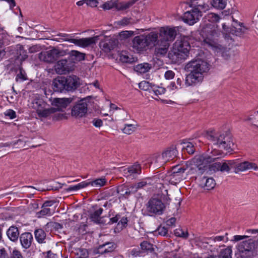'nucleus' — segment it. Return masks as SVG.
Listing matches in <instances>:
<instances>
[{
  "mask_svg": "<svg viewBox=\"0 0 258 258\" xmlns=\"http://www.w3.org/2000/svg\"><path fill=\"white\" fill-rule=\"evenodd\" d=\"M136 129V127L135 125L132 124H127L125 125L122 131L124 134L131 135L135 131Z\"/></svg>",
  "mask_w": 258,
  "mask_h": 258,
  "instance_id": "50",
  "label": "nucleus"
},
{
  "mask_svg": "<svg viewBox=\"0 0 258 258\" xmlns=\"http://www.w3.org/2000/svg\"><path fill=\"white\" fill-rule=\"evenodd\" d=\"M175 73L172 71H167L164 74V77L166 79H172L174 77Z\"/></svg>",
  "mask_w": 258,
  "mask_h": 258,
  "instance_id": "63",
  "label": "nucleus"
},
{
  "mask_svg": "<svg viewBox=\"0 0 258 258\" xmlns=\"http://www.w3.org/2000/svg\"><path fill=\"white\" fill-rule=\"evenodd\" d=\"M132 185L121 184L117 187V192L125 199L127 198L132 194L135 193Z\"/></svg>",
  "mask_w": 258,
  "mask_h": 258,
  "instance_id": "24",
  "label": "nucleus"
},
{
  "mask_svg": "<svg viewBox=\"0 0 258 258\" xmlns=\"http://www.w3.org/2000/svg\"><path fill=\"white\" fill-rule=\"evenodd\" d=\"M217 34L215 26L213 24H206L202 28L201 35L204 39V42L211 48L216 47L221 48L214 39V36Z\"/></svg>",
  "mask_w": 258,
  "mask_h": 258,
  "instance_id": "7",
  "label": "nucleus"
},
{
  "mask_svg": "<svg viewBox=\"0 0 258 258\" xmlns=\"http://www.w3.org/2000/svg\"><path fill=\"white\" fill-rule=\"evenodd\" d=\"M219 45L221 46L222 48H217L216 47H213L211 48L215 51L217 53H220L221 54L222 56L224 59H228V58L230 56L229 50L225 47L223 46L222 45L219 44Z\"/></svg>",
  "mask_w": 258,
  "mask_h": 258,
  "instance_id": "39",
  "label": "nucleus"
},
{
  "mask_svg": "<svg viewBox=\"0 0 258 258\" xmlns=\"http://www.w3.org/2000/svg\"><path fill=\"white\" fill-rule=\"evenodd\" d=\"M174 234L176 236L186 239L188 237V233L187 231H184L181 229H176L174 230Z\"/></svg>",
  "mask_w": 258,
  "mask_h": 258,
  "instance_id": "53",
  "label": "nucleus"
},
{
  "mask_svg": "<svg viewBox=\"0 0 258 258\" xmlns=\"http://www.w3.org/2000/svg\"><path fill=\"white\" fill-rule=\"evenodd\" d=\"M223 152L219 150H217L216 149L213 150L210 152V154H206V155H208V156L213 157L214 158L213 162H214L217 159L219 158V157L222 156Z\"/></svg>",
  "mask_w": 258,
  "mask_h": 258,
  "instance_id": "54",
  "label": "nucleus"
},
{
  "mask_svg": "<svg viewBox=\"0 0 258 258\" xmlns=\"http://www.w3.org/2000/svg\"><path fill=\"white\" fill-rule=\"evenodd\" d=\"M60 55V51L55 48L51 50L42 51L39 54V58L40 60L48 63H52L55 61Z\"/></svg>",
  "mask_w": 258,
  "mask_h": 258,
  "instance_id": "14",
  "label": "nucleus"
},
{
  "mask_svg": "<svg viewBox=\"0 0 258 258\" xmlns=\"http://www.w3.org/2000/svg\"><path fill=\"white\" fill-rule=\"evenodd\" d=\"M168 57L172 63H180L187 58L184 52L178 51L173 47L169 51Z\"/></svg>",
  "mask_w": 258,
  "mask_h": 258,
  "instance_id": "17",
  "label": "nucleus"
},
{
  "mask_svg": "<svg viewBox=\"0 0 258 258\" xmlns=\"http://www.w3.org/2000/svg\"><path fill=\"white\" fill-rule=\"evenodd\" d=\"M87 186V181H82L77 185L70 186L67 190L68 191L78 190Z\"/></svg>",
  "mask_w": 258,
  "mask_h": 258,
  "instance_id": "46",
  "label": "nucleus"
},
{
  "mask_svg": "<svg viewBox=\"0 0 258 258\" xmlns=\"http://www.w3.org/2000/svg\"><path fill=\"white\" fill-rule=\"evenodd\" d=\"M209 69L208 63L201 58H194L189 61L184 67V70L189 72L185 78V85L195 86L202 82L204 78V73H206Z\"/></svg>",
  "mask_w": 258,
  "mask_h": 258,
  "instance_id": "1",
  "label": "nucleus"
},
{
  "mask_svg": "<svg viewBox=\"0 0 258 258\" xmlns=\"http://www.w3.org/2000/svg\"><path fill=\"white\" fill-rule=\"evenodd\" d=\"M8 238L13 242L18 241L20 236L18 228L15 225L11 226L6 232Z\"/></svg>",
  "mask_w": 258,
  "mask_h": 258,
  "instance_id": "25",
  "label": "nucleus"
},
{
  "mask_svg": "<svg viewBox=\"0 0 258 258\" xmlns=\"http://www.w3.org/2000/svg\"><path fill=\"white\" fill-rule=\"evenodd\" d=\"M173 47L178 51H180L181 53L184 52L186 56H188L190 45L187 37H183L180 39L177 40Z\"/></svg>",
  "mask_w": 258,
  "mask_h": 258,
  "instance_id": "15",
  "label": "nucleus"
},
{
  "mask_svg": "<svg viewBox=\"0 0 258 258\" xmlns=\"http://www.w3.org/2000/svg\"><path fill=\"white\" fill-rule=\"evenodd\" d=\"M42 210L37 213V216L38 218H40L42 216L51 215V212L50 208L47 207H44L42 205L41 207Z\"/></svg>",
  "mask_w": 258,
  "mask_h": 258,
  "instance_id": "48",
  "label": "nucleus"
},
{
  "mask_svg": "<svg viewBox=\"0 0 258 258\" xmlns=\"http://www.w3.org/2000/svg\"><path fill=\"white\" fill-rule=\"evenodd\" d=\"M226 4V0H212L211 4L212 7L218 9H223L225 8Z\"/></svg>",
  "mask_w": 258,
  "mask_h": 258,
  "instance_id": "41",
  "label": "nucleus"
},
{
  "mask_svg": "<svg viewBox=\"0 0 258 258\" xmlns=\"http://www.w3.org/2000/svg\"><path fill=\"white\" fill-rule=\"evenodd\" d=\"M213 157L208 156L206 155H200L196 156L192 159V162L196 166L205 167L207 169V164L213 162Z\"/></svg>",
  "mask_w": 258,
  "mask_h": 258,
  "instance_id": "16",
  "label": "nucleus"
},
{
  "mask_svg": "<svg viewBox=\"0 0 258 258\" xmlns=\"http://www.w3.org/2000/svg\"><path fill=\"white\" fill-rule=\"evenodd\" d=\"M240 28H237L236 26L233 25L231 28L228 27L225 24H222V28L226 33H231L233 35L236 36L239 35L242 32V29L241 28V25L242 24L239 23Z\"/></svg>",
  "mask_w": 258,
  "mask_h": 258,
  "instance_id": "32",
  "label": "nucleus"
},
{
  "mask_svg": "<svg viewBox=\"0 0 258 258\" xmlns=\"http://www.w3.org/2000/svg\"><path fill=\"white\" fill-rule=\"evenodd\" d=\"M195 9H197L199 11H203L206 12L209 9V6L207 4H198L195 7Z\"/></svg>",
  "mask_w": 258,
  "mask_h": 258,
  "instance_id": "59",
  "label": "nucleus"
},
{
  "mask_svg": "<svg viewBox=\"0 0 258 258\" xmlns=\"http://www.w3.org/2000/svg\"><path fill=\"white\" fill-rule=\"evenodd\" d=\"M152 91L154 92L155 95L158 96L159 95H162L165 92V89L164 88L156 86L155 85H153L151 86Z\"/></svg>",
  "mask_w": 258,
  "mask_h": 258,
  "instance_id": "52",
  "label": "nucleus"
},
{
  "mask_svg": "<svg viewBox=\"0 0 258 258\" xmlns=\"http://www.w3.org/2000/svg\"><path fill=\"white\" fill-rule=\"evenodd\" d=\"M177 154L178 151L176 146L172 145L167 148L161 155L156 157V162L159 163V165H162L166 162L174 159L177 157Z\"/></svg>",
  "mask_w": 258,
  "mask_h": 258,
  "instance_id": "11",
  "label": "nucleus"
},
{
  "mask_svg": "<svg viewBox=\"0 0 258 258\" xmlns=\"http://www.w3.org/2000/svg\"><path fill=\"white\" fill-rule=\"evenodd\" d=\"M98 0H86V4L91 7H96L98 4Z\"/></svg>",
  "mask_w": 258,
  "mask_h": 258,
  "instance_id": "64",
  "label": "nucleus"
},
{
  "mask_svg": "<svg viewBox=\"0 0 258 258\" xmlns=\"http://www.w3.org/2000/svg\"><path fill=\"white\" fill-rule=\"evenodd\" d=\"M141 248L143 252H152L154 251L153 245L147 241H144L140 244Z\"/></svg>",
  "mask_w": 258,
  "mask_h": 258,
  "instance_id": "40",
  "label": "nucleus"
},
{
  "mask_svg": "<svg viewBox=\"0 0 258 258\" xmlns=\"http://www.w3.org/2000/svg\"><path fill=\"white\" fill-rule=\"evenodd\" d=\"M115 248V244L114 242H107L98 246L97 252L103 254L112 252Z\"/></svg>",
  "mask_w": 258,
  "mask_h": 258,
  "instance_id": "26",
  "label": "nucleus"
},
{
  "mask_svg": "<svg viewBox=\"0 0 258 258\" xmlns=\"http://www.w3.org/2000/svg\"><path fill=\"white\" fill-rule=\"evenodd\" d=\"M199 185L204 189L209 190L215 187L216 183L213 178L204 176L199 180Z\"/></svg>",
  "mask_w": 258,
  "mask_h": 258,
  "instance_id": "27",
  "label": "nucleus"
},
{
  "mask_svg": "<svg viewBox=\"0 0 258 258\" xmlns=\"http://www.w3.org/2000/svg\"><path fill=\"white\" fill-rule=\"evenodd\" d=\"M201 16L202 11L193 7L191 10L187 11L183 14L182 20L185 23L192 25L199 20V18Z\"/></svg>",
  "mask_w": 258,
  "mask_h": 258,
  "instance_id": "13",
  "label": "nucleus"
},
{
  "mask_svg": "<svg viewBox=\"0 0 258 258\" xmlns=\"http://www.w3.org/2000/svg\"><path fill=\"white\" fill-rule=\"evenodd\" d=\"M88 99L86 98L74 102L72 107L71 115L77 118L85 116L88 111Z\"/></svg>",
  "mask_w": 258,
  "mask_h": 258,
  "instance_id": "10",
  "label": "nucleus"
},
{
  "mask_svg": "<svg viewBox=\"0 0 258 258\" xmlns=\"http://www.w3.org/2000/svg\"><path fill=\"white\" fill-rule=\"evenodd\" d=\"M241 258H254L258 256V246L255 247V242L252 239L243 241L237 246Z\"/></svg>",
  "mask_w": 258,
  "mask_h": 258,
  "instance_id": "6",
  "label": "nucleus"
},
{
  "mask_svg": "<svg viewBox=\"0 0 258 258\" xmlns=\"http://www.w3.org/2000/svg\"><path fill=\"white\" fill-rule=\"evenodd\" d=\"M56 112V109L55 107H50L49 108H42L41 110H39V112L37 113L38 116L40 117H47L50 114Z\"/></svg>",
  "mask_w": 258,
  "mask_h": 258,
  "instance_id": "38",
  "label": "nucleus"
},
{
  "mask_svg": "<svg viewBox=\"0 0 258 258\" xmlns=\"http://www.w3.org/2000/svg\"><path fill=\"white\" fill-rule=\"evenodd\" d=\"M177 34L175 28L162 27L160 29L159 35L156 42L155 52L157 55H163L167 53L170 42L173 41Z\"/></svg>",
  "mask_w": 258,
  "mask_h": 258,
  "instance_id": "2",
  "label": "nucleus"
},
{
  "mask_svg": "<svg viewBox=\"0 0 258 258\" xmlns=\"http://www.w3.org/2000/svg\"><path fill=\"white\" fill-rule=\"evenodd\" d=\"M151 85H150V83L147 81H142L139 84V87L140 89L143 90H148L150 89V88H151Z\"/></svg>",
  "mask_w": 258,
  "mask_h": 258,
  "instance_id": "58",
  "label": "nucleus"
},
{
  "mask_svg": "<svg viewBox=\"0 0 258 258\" xmlns=\"http://www.w3.org/2000/svg\"><path fill=\"white\" fill-rule=\"evenodd\" d=\"M118 41L115 39H109L101 41L99 43L100 47L105 52H109L117 46Z\"/></svg>",
  "mask_w": 258,
  "mask_h": 258,
  "instance_id": "21",
  "label": "nucleus"
},
{
  "mask_svg": "<svg viewBox=\"0 0 258 258\" xmlns=\"http://www.w3.org/2000/svg\"><path fill=\"white\" fill-rule=\"evenodd\" d=\"M152 65L149 63H143L136 66L134 70L140 73L144 74L149 71L151 69Z\"/></svg>",
  "mask_w": 258,
  "mask_h": 258,
  "instance_id": "35",
  "label": "nucleus"
},
{
  "mask_svg": "<svg viewBox=\"0 0 258 258\" xmlns=\"http://www.w3.org/2000/svg\"><path fill=\"white\" fill-rule=\"evenodd\" d=\"M158 40V34L151 32L148 35H141L135 37L132 41L133 48L137 52L147 50L149 46L156 47V42Z\"/></svg>",
  "mask_w": 258,
  "mask_h": 258,
  "instance_id": "5",
  "label": "nucleus"
},
{
  "mask_svg": "<svg viewBox=\"0 0 258 258\" xmlns=\"http://www.w3.org/2000/svg\"><path fill=\"white\" fill-rule=\"evenodd\" d=\"M5 116H9L10 119H14L16 117V113L13 110L9 109L4 113Z\"/></svg>",
  "mask_w": 258,
  "mask_h": 258,
  "instance_id": "61",
  "label": "nucleus"
},
{
  "mask_svg": "<svg viewBox=\"0 0 258 258\" xmlns=\"http://www.w3.org/2000/svg\"><path fill=\"white\" fill-rule=\"evenodd\" d=\"M11 258H25L22 254L20 251L18 249H15L13 250Z\"/></svg>",
  "mask_w": 258,
  "mask_h": 258,
  "instance_id": "60",
  "label": "nucleus"
},
{
  "mask_svg": "<svg viewBox=\"0 0 258 258\" xmlns=\"http://www.w3.org/2000/svg\"><path fill=\"white\" fill-rule=\"evenodd\" d=\"M19 240L22 247L24 249H28L32 245L33 237L30 232H25L20 234Z\"/></svg>",
  "mask_w": 258,
  "mask_h": 258,
  "instance_id": "19",
  "label": "nucleus"
},
{
  "mask_svg": "<svg viewBox=\"0 0 258 258\" xmlns=\"http://www.w3.org/2000/svg\"><path fill=\"white\" fill-rule=\"evenodd\" d=\"M115 0L107 1L102 5V8L104 10H110L115 8Z\"/></svg>",
  "mask_w": 258,
  "mask_h": 258,
  "instance_id": "56",
  "label": "nucleus"
},
{
  "mask_svg": "<svg viewBox=\"0 0 258 258\" xmlns=\"http://www.w3.org/2000/svg\"><path fill=\"white\" fill-rule=\"evenodd\" d=\"M103 211V209L101 208H99L94 212H90L89 214L90 219L95 224H104L105 222L103 220L104 217L101 216Z\"/></svg>",
  "mask_w": 258,
  "mask_h": 258,
  "instance_id": "22",
  "label": "nucleus"
},
{
  "mask_svg": "<svg viewBox=\"0 0 258 258\" xmlns=\"http://www.w3.org/2000/svg\"><path fill=\"white\" fill-rule=\"evenodd\" d=\"M137 2V0H130L127 2H119L118 1L115 0V8L117 11H124L131 7Z\"/></svg>",
  "mask_w": 258,
  "mask_h": 258,
  "instance_id": "31",
  "label": "nucleus"
},
{
  "mask_svg": "<svg viewBox=\"0 0 258 258\" xmlns=\"http://www.w3.org/2000/svg\"><path fill=\"white\" fill-rule=\"evenodd\" d=\"M16 59L19 60L21 63L28 58L27 51L21 44H18L16 46Z\"/></svg>",
  "mask_w": 258,
  "mask_h": 258,
  "instance_id": "28",
  "label": "nucleus"
},
{
  "mask_svg": "<svg viewBox=\"0 0 258 258\" xmlns=\"http://www.w3.org/2000/svg\"><path fill=\"white\" fill-rule=\"evenodd\" d=\"M19 73L17 74L16 77V81H18L20 80L22 81H26L28 79L25 70L21 66L19 67Z\"/></svg>",
  "mask_w": 258,
  "mask_h": 258,
  "instance_id": "45",
  "label": "nucleus"
},
{
  "mask_svg": "<svg viewBox=\"0 0 258 258\" xmlns=\"http://www.w3.org/2000/svg\"><path fill=\"white\" fill-rule=\"evenodd\" d=\"M206 137L214 145L217 146L219 148L225 150L228 153L233 151L234 144L231 135L229 133L225 132L219 134L215 131H207Z\"/></svg>",
  "mask_w": 258,
  "mask_h": 258,
  "instance_id": "3",
  "label": "nucleus"
},
{
  "mask_svg": "<svg viewBox=\"0 0 258 258\" xmlns=\"http://www.w3.org/2000/svg\"><path fill=\"white\" fill-rule=\"evenodd\" d=\"M73 101V98H55L52 105L56 107V111H63Z\"/></svg>",
  "mask_w": 258,
  "mask_h": 258,
  "instance_id": "18",
  "label": "nucleus"
},
{
  "mask_svg": "<svg viewBox=\"0 0 258 258\" xmlns=\"http://www.w3.org/2000/svg\"><path fill=\"white\" fill-rule=\"evenodd\" d=\"M258 169L257 165L253 162L248 161H244L240 163L237 164L235 167V173H238L240 171H244L247 170L253 169L256 170Z\"/></svg>",
  "mask_w": 258,
  "mask_h": 258,
  "instance_id": "23",
  "label": "nucleus"
},
{
  "mask_svg": "<svg viewBox=\"0 0 258 258\" xmlns=\"http://www.w3.org/2000/svg\"><path fill=\"white\" fill-rule=\"evenodd\" d=\"M205 19L212 23H216L220 20L218 15L214 13H210L207 15Z\"/></svg>",
  "mask_w": 258,
  "mask_h": 258,
  "instance_id": "51",
  "label": "nucleus"
},
{
  "mask_svg": "<svg viewBox=\"0 0 258 258\" xmlns=\"http://www.w3.org/2000/svg\"><path fill=\"white\" fill-rule=\"evenodd\" d=\"M80 85V79L75 75L61 77L53 81L52 88L55 92L74 91Z\"/></svg>",
  "mask_w": 258,
  "mask_h": 258,
  "instance_id": "4",
  "label": "nucleus"
},
{
  "mask_svg": "<svg viewBox=\"0 0 258 258\" xmlns=\"http://www.w3.org/2000/svg\"><path fill=\"white\" fill-rule=\"evenodd\" d=\"M182 144L184 145L183 150H186L189 154H193L195 153V148L192 143L183 142Z\"/></svg>",
  "mask_w": 258,
  "mask_h": 258,
  "instance_id": "44",
  "label": "nucleus"
},
{
  "mask_svg": "<svg viewBox=\"0 0 258 258\" xmlns=\"http://www.w3.org/2000/svg\"><path fill=\"white\" fill-rule=\"evenodd\" d=\"M124 176L136 178L137 175L141 173V166L140 164H135L123 170Z\"/></svg>",
  "mask_w": 258,
  "mask_h": 258,
  "instance_id": "20",
  "label": "nucleus"
},
{
  "mask_svg": "<svg viewBox=\"0 0 258 258\" xmlns=\"http://www.w3.org/2000/svg\"><path fill=\"white\" fill-rule=\"evenodd\" d=\"M74 67V63L69 58L62 59L56 62L54 66V69L57 74L62 75L73 71Z\"/></svg>",
  "mask_w": 258,
  "mask_h": 258,
  "instance_id": "12",
  "label": "nucleus"
},
{
  "mask_svg": "<svg viewBox=\"0 0 258 258\" xmlns=\"http://www.w3.org/2000/svg\"><path fill=\"white\" fill-rule=\"evenodd\" d=\"M107 180L104 177L98 178L94 180L87 181V186L91 185L95 187H101L106 184Z\"/></svg>",
  "mask_w": 258,
  "mask_h": 258,
  "instance_id": "34",
  "label": "nucleus"
},
{
  "mask_svg": "<svg viewBox=\"0 0 258 258\" xmlns=\"http://www.w3.org/2000/svg\"><path fill=\"white\" fill-rule=\"evenodd\" d=\"M35 237L37 241L39 243H45V239L46 237L45 231L42 229H37L34 231Z\"/></svg>",
  "mask_w": 258,
  "mask_h": 258,
  "instance_id": "36",
  "label": "nucleus"
},
{
  "mask_svg": "<svg viewBox=\"0 0 258 258\" xmlns=\"http://www.w3.org/2000/svg\"><path fill=\"white\" fill-rule=\"evenodd\" d=\"M168 230L164 226H160L155 231V234L156 235H161L163 236H168Z\"/></svg>",
  "mask_w": 258,
  "mask_h": 258,
  "instance_id": "47",
  "label": "nucleus"
},
{
  "mask_svg": "<svg viewBox=\"0 0 258 258\" xmlns=\"http://www.w3.org/2000/svg\"><path fill=\"white\" fill-rule=\"evenodd\" d=\"M86 54L77 50H72L69 52V59L73 63L84 60L85 59Z\"/></svg>",
  "mask_w": 258,
  "mask_h": 258,
  "instance_id": "30",
  "label": "nucleus"
},
{
  "mask_svg": "<svg viewBox=\"0 0 258 258\" xmlns=\"http://www.w3.org/2000/svg\"><path fill=\"white\" fill-rule=\"evenodd\" d=\"M166 206L161 199L158 198L150 199L146 204V212L150 216L162 215Z\"/></svg>",
  "mask_w": 258,
  "mask_h": 258,
  "instance_id": "9",
  "label": "nucleus"
},
{
  "mask_svg": "<svg viewBox=\"0 0 258 258\" xmlns=\"http://www.w3.org/2000/svg\"><path fill=\"white\" fill-rule=\"evenodd\" d=\"M47 225L56 230L61 229L63 228L62 224L55 222H50L47 224Z\"/></svg>",
  "mask_w": 258,
  "mask_h": 258,
  "instance_id": "57",
  "label": "nucleus"
},
{
  "mask_svg": "<svg viewBox=\"0 0 258 258\" xmlns=\"http://www.w3.org/2000/svg\"><path fill=\"white\" fill-rule=\"evenodd\" d=\"M33 107L34 109L36 110V112L37 113L39 112V110H41L42 108H44L46 106V103L42 99L35 100L33 102Z\"/></svg>",
  "mask_w": 258,
  "mask_h": 258,
  "instance_id": "43",
  "label": "nucleus"
},
{
  "mask_svg": "<svg viewBox=\"0 0 258 258\" xmlns=\"http://www.w3.org/2000/svg\"><path fill=\"white\" fill-rule=\"evenodd\" d=\"M117 192V188H105L104 191L102 192L103 197L105 199H108L111 197L115 196Z\"/></svg>",
  "mask_w": 258,
  "mask_h": 258,
  "instance_id": "42",
  "label": "nucleus"
},
{
  "mask_svg": "<svg viewBox=\"0 0 258 258\" xmlns=\"http://www.w3.org/2000/svg\"><path fill=\"white\" fill-rule=\"evenodd\" d=\"M206 170L205 167H199L194 165L190 168L188 173L192 175V177H197V176L202 175Z\"/></svg>",
  "mask_w": 258,
  "mask_h": 258,
  "instance_id": "33",
  "label": "nucleus"
},
{
  "mask_svg": "<svg viewBox=\"0 0 258 258\" xmlns=\"http://www.w3.org/2000/svg\"><path fill=\"white\" fill-rule=\"evenodd\" d=\"M183 179V175L181 174H177L171 172L165 177V180L171 184L176 185L179 183Z\"/></svg>",
  "mask_w": 258,
  "mask_h": 258,
  "instance_id": "29",
  "label": "nucleus"
},
{
  "mask_svg": "<svg viewBox=\"0 0 258 258\" xmlns=\"http://www.w3.org/2000/svg\"><path fill=\"white\" fill-rule=\"evenodd\" d=\"M57 36L63 37L61 39L63 41L73 43L75 45L82 47H86L95 44L99 37L98 36H96L93 37L75 39L73 38V36L66 33H59Z\"/></svg>",
  "mask_w": 258,
  "mask_h": 258,
  "instance_id": "8",
  "label": "nucleus"
},
{
  "mask_svg": "<svg viewBox=\"0 0 258 258\" xmlns=\"http://www.w3.org/2000/svg\"><path fill=\"white\" fill-rule=\"evenodd\" d=\"M187 166L186 165L184 166H176L173 167L171 172L177 174L183 175L185 171L187 169Z\"/></svg>",
  "mask_w": 258,
  "mask_h": 258,
  "instance_id": "49",
  "label": "nucleus"
},
{
  "mask_svg": "<svg viewBox=\"0 0 258 258\" xmlns=\"http://www.w3.org/2000/svg\"><path fill=\"white\" fill-rule=\"evenodd\" d=\"M147 184V182L145 180H143L141 181L134 184L132 185L133 187V189L135 190V193L139 189L142 188L145 186Z\"/></svg>",
  "mask_w": 258,
  "mask_h": 258,
  "instance_id": "55",
  "label": "nucleus"
},
{
  "mask_svg": "<svg viewBox=\"0 0 258 258\" xmlns=\"http://www.w3.org/2000/svg\"><path fill=\"white\" fill-rule=\"evenodd\" d=\"M232 246H229L221 249L217 256V258H232Z\"/></svg>",
  "mask_w": 258,
  "mask_h": 258,
  "instance_id": "37",
  "label": "nucleus"
},
{
  "mask_svg": "<svg viewBox=\"0 0 258 258\" xmlns=\"http://www.w3.org/2000/svg\"><path fill=\"white\" fill-rule=\"evenodd\" d=\"M220 166L221 163L220 162H216L212 164L210 167V169L211 171H214L215 172L221 171Z\"/></svg>",
  "mask_w": 258,
  "mask_h": 258,
  "instance_id": "62",
  "label": "nucleus"
}]
</instances>
